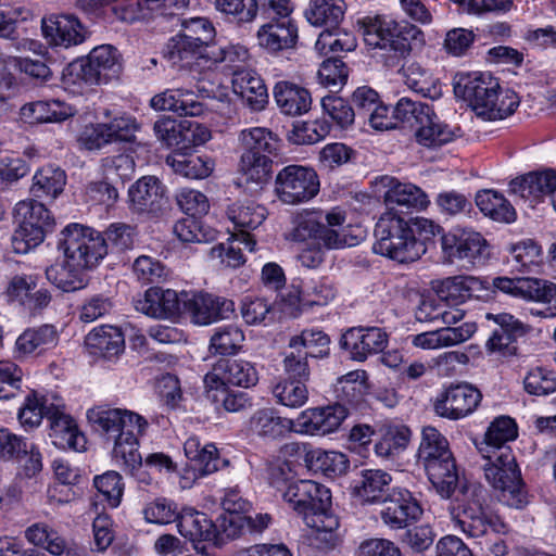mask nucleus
<instances>
[{
    "label": "nucleus",
    "instance_id": "nucleus-1",
    "mask_svg": "<svg viewBox=\"0 0 556 556\" xmlns=\"http://www.w3.org/2000/svg\"><path fill=\"white\" fill-rule=\"evenodd\" d=\"M424 467L429 481L443 498H450L456 492L453 519L465 534L482 538L489 531L497 534L508 532V525L496 513L483 506L484 490L479 485L459 482L453 454Z\"/></svg>",
    "mask_w": 556,
    "mask_h": 556
},
{
    "label": "nucleus",
    "instance_id": "nucleus-2",
    "mask_svg": "<svg viewBox=\"0 0 556 556\" xmlns=\"http://www.w3.org/2000/svg\"><path fill=\"white\" fill-rule=\"evenodd\" d=\"M440 232V226L425 218L407 220L384 213L375 226L374 251L400 264L413 263L426 253L425 241Z\"/></svg>",
    "mask_w": 556,
    "mask_h": 556
},
{
    "label": "nucleus",
    "instance_id": "nucleus-3",
    "mask_svg": "<svg viewBox=\"0 0 556 556\" xmlns=\"http://www.w3.org/2000/svg\"><path fill=\"white\" fill-rule=\"evenodd\" d=\"M87 418L106 441L113 442L112 457L116 463L131 469L141 466L138 437L148 428L144 417L131 410L100 405L88 409Z\"/></svg>",
    "mask_w": 556,
    "mask_h": 556
},
{
    "label": "nucleus",
    "instance_id": "nucleus-4",
    "mask_svg": "<svg viewBox=\"0 0 556 556\" xmlns=\"http://www.w3.org/2000/svg\"><path fill=\"white\" fill-rule=\"evenodd\" d=\"M283 498L303 516L307 527L332 538L339 521L330 510L331 494L325 485L312 480H294L283 491Z\"/></svg>",
    "mask_w": 556,
    "mask_h": 556
},
{
    "label": "nucleus",
    "instance_id": "nucleus-5",
    "mask_svg": "<svg viewBox=\"0 0 556 556\" xmlns=\"http://www.w3.org/2000/svg\"><path fill=\"white\" fill-rule=\"evenodd\" d=\"M480 465L486 481L500 492V500L509 507L521 509L529 503L515 455L509 446L480 450Z\"/></svg>",
    "mask_w": 556,
    "mask_h": 556
},
{
    "label": "nucleus",
    "instance_id": "nucleus-6",
    "mask_svg": "<svg viewBox=\"0 0 556 556\" xmlns=\"http://www.w3.org/2000/svg\"><path fill=\"white\" fill-rule=\"evenodd\" d=\"M345 213L339 207L324 212H306L294 220V227L287 239L294 242L313 240L323 242L328 249H343L356 244V237L350 236L343 227Z\"/></svg>",
    "mask_w": 556,
    "mask_h": 556
},
{
    "label": "nucleus",
    "instance_id": "nucleus-7",
    "mask_svg": "<svg viewBox=\"0 0 556 556\" xmlns=\"http://www.w3.org/2000/svg\"><path fill=\"white\" fill-rule=\"evenodd\" d=\"M421 31L409 24L376 18L365 26L364 40L379 49V59L389 68L397 67L410 54L413 41L420 40Z\"/></svg>",
    "mask_w": 556,
    "mask_h": 556
},
{
    "label": "nucleus",
    "instance_id": "nucleus-8",
    "mask_svg": "<svg viewBox=\"0 0 556 556\" xmlns=\"http://www.w3.org/2000/svg\"><path fill=\"white\" fill-rule=\"evenodd\" d=\"M14 217L18 226L12 235L11 244L17 254H26L42 243L54 226L48 208L36 200L20 201L14 207Z\"/></svg>",
    "mask_w": 556,
    "mask_h": 556
},
{
    "label": "nucleus",
    "instance_id": "nucleus-9",
    "mask_svg": "<svg viewBox=\"0 0 556 556\" xmlns=\"http://www.w3.org/2000/svg\"><path fill=\"white\" fill-rule=\"evenodd\" d=\"M179 26V33L172 37L166 46L168 60L174 64H189L197 56L205 58L216 36L213 23L206 17L197 16L184 18Z\"/></svg>",
    "mask_w": 556,
    "mask_h": 556
},
{
    "label": "nucleus",
    "instance_id": "nucleus-10",
    "mask_svg": "<svg viewBox=\"0 0 556 556\" xmlns=\"http://www.w3.org/2000/svg\"><path fill=\"white\" fill-rule=\"evenodd\" d=\"M58 249L64 257L71 258L87 270L96 267L108 254V244L103 235L93 228L71 224L60 235Z\"/></svg>",
    "mask_w": 556,
    "mask_h": 556
},
{
    "label": "nucleus",
    "instance_id": "nucleus-11",
    "mask_svg": "<svg viewBox=\"0 0 556 556\" xmlns=\"http://www.w3.org/2000/svg\"><path fill=\"white\" fill-rule=\"evenodd\" d=\"M319 191L318 176L313 168L301 165L283 167L275 179V193L286 204H299Z\"/></svg>",
    "mask_w": 556,
    "mask_h": 556
},
{
    "label": "nucleus",
    "instance_id": "nucleus-12",
    "mask_svg": "<svg viewBox=\"0 0 556 556\" xmlns=\"http://www.w3.org/2000/svg\"><path fill=\"white\" fill-rule=\"evenodd\" d=\"M482 400V393L475 386L462 382L451 383L435 397L433 408L438 416L458 420L472 414Z\"/></svg>",
    "mask_w": 556,
    "mask_h": 556
},
{
    "label": "nucleus",
    "instance_id": "nucleus-13",
    "mask_svg": "<svg viewBox=\"0 0 556 556\" xmlns=\"http://www.w3.org/2000/svg\"><path fill=\"white\" fill-rule=\"evenodd\" d=\"M258 380L257 371L251 362L241 358H220L204 377L207 392L219 391L227 384L249 388Z\"/></svg>",
    "mask_w": 556,
    "mask_h": 556
},
{
    "label": "nucleus",
    "instance_id": "nucleus-14",
    "mask_svg": "<svg viewBox=\"0 0 556 556\" xmlns=\"http://www.w3.org/2000/svg\"><path fill=\"white\" fill-rule=\"evenodd\" d=\"M441 248L445 260L453 263L464 260L469 264L480 262L486 249V240L471 229L455 228L441 237Z\"/></svg>",
    "mask_w": 556,
    "mask_h": 556
},
{
    "label": "nucleus",
    "instance_id": "nucleus-15",
    "mask_svg": "<svg viewBox=\"0 0 556 556\" xmlns=\"http://www.w3.org/2000/svg\"><path fill=\"white\" fill-rule=\"evenodd\" d=\"M182 312L190 315L193 323L208 325L218 319L229 318L235 312L233 301L205 292H184Z\"/></svg>",
    "mask_w": 556,
    "mask_h": 556
},
{
    "label": "nucleus",
    "instance_id": "nucleus-16",
    "mask_svg": "<svg viewBox=\"0 0 556 556\" xmlns=\"http://www.w3.org/2000/svg\"><path fill=\"white\" fill-rule=\"evenodd\" d=\"M184 300V292L152 287L135 300L134 305L137 312L149 317L174 320L182 313Z\"/></svg>",
    "mask_w": 556,
    "mask_h": 556
},
{
    "label": "nucleus",
    "instance_id": "nucleus-17",
    "mask_svg": "<svg viewBox=\"0 0 556 556\" xmlns=\"http://www.w3.org/2000/svg\"><path fill=\"white\" fill-rule=\"evenodd\" d=\"M282 451L290 456L304 453V462L307 468L327 477L344 475L350 466L346 455L337 451L307 448L306 444L298 442L285 444Z\"/></svg>",
    "mask_w": 556,
    "mask_h": 556
},
{
    "label": "nucleus",
    "instance_id": "nucleus-18",
    "mask_svg": "<svg viewBox=\"0 0 556 556\" xmlns=\"http://www.w3.org/2000/svg\"><path fill=\"white\" fill-rule=\"evenodd\" d=\"M340 344L353 361L364 362L387 348L388 334L379 327H353L343 333Z\"/></svg>",
    "mask_w": 556,
    "mask_h": 556
},
{
    "label": "nucleus",
    "instance_id": "nucleus-19",
    "mask_svg": "<svg viewBox=\"0 0 556 556\" xmlns=\"http://www.w3.org/2000/svg\"><path fill=\"white\" fill-rule=\"evenodd\" d=\"M375 187L378 192L383 191V199L390 212L395 208L420 210L427 206L428 198L417 186L402 184L390 176L376 178Z\"/></svg>",
    "mask_w": 556,
    "mask_h": 556
},
{
    "label": "nucleus",
    "instance_id": "nucleus-20",
    "mask_svg": "<svg viewBox=\"0 0 556 556\" xmlns=\"http://www.w3.org/2000/svg\"><path fill=\"white\" fill-rule=\"evenodd\" d=\"M104 180L94 184L103 201H115L118 198V185L124 186L131 180L136 172L134 156L129 153L110 155L102 159Z\"/></svg>",
    "mask_w": 556,
    "mask_h": 556
},
{
    "label": "nucleus",
    "instance_id": "nucleus-21",
    "mask_svg": "<svg viewBox=\"0 0 556 556\" xmlns=\"http://www.w3.org/2000/svg\"><path fill=\"white\" fill-rule=\"evenodd\" d=\"M498 81L490 74L479 73L463 78L455 86V93L462 94L479 117H484L492 101L496 100Z\"/></svg>",
    "mask_w": 556,
    "mask_h": 556
},
{
    "label": "nucleus",
    "instance_id": "nucleus-22",
    "mask_svg": "<svg viewBox=\"0 0 556 556\" xmlns=\"http://www.w3.org/2000/svg\"><path fill=\"white\" fill-rule=\"evenodd\" d=\"M382 521L391 529H402L422 515V508L412 493L404 489H393L383 500Z\"/></svg>",
    "mask_w": 556,
    "mask_h": 556
},
{
    "label": "nucleus",
    "instance_id": "nucleus-23",
    "mask_svg": "<svg viewBox=\"0 0 556 556\" xmlns=\"http://www.w3.org/2000/svg\"><path fill=\"white\" fill-rule=\"evenodd\" d=\"M348 408L339 403L307 408L296 418L302 433L311 435H326L339 430L348 417Z\"/></svg>",
    "mask_w": 556,
    "mask_h": 556
},
{
    "label": "nucleus",
    "instance_id": "nucleus-24",
    "mask_svg": "<svg viewBox=\"0 0 556 556\" xmlns=\"http://www.w3.org/2000/svg\"><path fill=\"white\" fill-rule=\"evenodd\" d=\"M228 218L238 229L236 240L243 242L250 252L255 250L256 240L250 230L257 228L266 218V208L254 201H237L228 206Z\"/></svg>",
    "mask_w": 556,
    "mask_h": 556
},
{
    "label": "nucleus",
    "instance_id": "nucleus-25",
    "mask_svg": "<svg viewBox=\"0 0 556 556\" xmlns=\"http://www.w3.org/2000/svg\"><path fill=\"white\" fill-rule=\"evenodd\" d=\"M488 319H493L496 328L486 341V350L500 356H511L517 353L516 341L526 332L525 325L510 314H486Z\"/></svg>",
    "mask_w": 556,
    "mask_h": 556
},
{
    "label": "nucleus",
    "instance_id": "nucleus-26",
    "mask_svg": "<svg viewBox=\"0 0 556 556\" xmlns=\"http://www.w3.org/2000/svg\"><path fill=\"white\" fill-rule=\"evenodd\" d=\"M42 31L50 45L70 48L81 45L89 31L74 15H56L42 20Z\"/></svg>",
    "mask_w": 556,
    "mask_h": 556
},
{
    "label": "nucleus",
    "instance_id": "nucleus-27",
    "mask_svg": "<svg viewBox=\"0 0 556 556\" xmlns=\"http://www.w3.org/2000/svg\"><path fill=\"white\" fill-rule=\"evenodd\" d=\"M166 190L155 176H143L128 190L132 210L139 213L156 215L167 204Z\"/></svg>",
    "mask_w": 556,
    "mask_h": 556
},
{
    "label": "nucleus",
    "instance_id": "nucleus-28",
    "mask_svg": "<svg viewBox=\"0 0 556 556\" xmlns=\"http://www.w3.org/2000/svg\"><path fill=\"white\" fill-rule=\"evenodd\" d=\"M55 405L48 410L50 421V438L53 444L62 448L80 451L85 447V435L79 432L75 420L64 412L60 397H55Z\"/></svg>",
    "mask_w": 556,
    "mask_h": 556
},
{
    "label": "nucleus",
    "instance_id": "nucleus-29",
    "mask_svg": "<svg viewBox=\"0 0 556 556\" xmlns=\"http://www.w3.org/2000/svg\"><path fill=\"white\" fill-rule=\"evenodd\" d=\"M177 528L184 538L193 543L194 549L201 548L202 543L220 546L215 523L204 513L192 508L184 509L178 516Z\"/></svg>",
    "mask_w": 556,
    "mask_h": 556
},
{
    "label": "nucleus",
    "instance_id": "nucleus-30",
    "mask_svg": "<svg viewBox=\"0 0 556 556\" xmlns=\"http://www.w3.org/2000/svg\"><path fill=\"white\" fill-rule=\"evenodd\" d=\"M485 282L471 276H453L433 282V290L439 299L452 306L466 302L471 298H481V292H488Z\"/></svg>",
    "mask_w": 556,
    "mask_h": 556
},
{
    "label": "nucleus",
    "instance_id": "nucleus-31",
    "mask_svg": "<svg viewBox=\"0 0 556 556\" xmlns=\"http://www.w3.org/2000/svg\"><path fill=\"white\" fill-rule=\"evenodd\" d=\"M273 97L280 113L287 116H300L307 113L312 106L311 92L303 86L279 80L273 88Z\"/></svg>",
    "mask_w": 556,
    "mask_h": 556
},
{
    "label": "nucleus",
    "instance_id": "nucleus-32",
    "mask_svg": "<svg viewBox=\"0 0 556 556\" xmlns=\"http://www.w3.org/2000/svg\"><path fill=\"white\" fill-rule=\"evenodd\" d=\"M510 191L526 200L536 201L545 195H553L556 190V170L531 172L513 179Z\"/></svg>",
    "mask_w": 556,
    "mask_h": 556
},
{
    "label": "nucleus",
    "instance_id": "nucleus-33",
    "mask_svg": "<svg viewBox=\"0 0 556 556\" xmlns=\"http://www.w3.org/2000/svg\"><path fill=\"white\" fill-rule=\"evenodd\" d=\"M232 89L252 111H262L268 103L267 88L254 71L235 70Z\"/></svg>",
    "mask_w": 556,
    "mask_h": 556
},
{
    "label": "nucleus",
    "instance_id": "nucleus-34",
    "mask_svg": "<svg viewBox=\"0 0 556 556\" xmlns=\"http://www.w3.org/2000/svg\"><path fill=\"white\" fill-rule=\"evenodd\" d=\"M476 330L475 323H464L458 327H445L419 333L413 338V344L425 350L452 346L469 340Z\"/></svg>",
    "mask_w": 556,
    "mask_h": 556
},
{
    "label": "nucleus",
    "instance_id": "nucleus-35",
    "mask_svg": "<svg viewBox=\"0 0 556 556\" xmlns=\"http://www.w3.org/2000/svg\"><path fill=\"white\" fill-rule=\"evenodd\" d=\"M241 155L253 157H267L277 155L280 140L265 127L242 129L238 136Z\"/></svg>",
    "mask_w": 556,
    "mask_h": 556
},
{
    "label": "nucleus",
    "instance_id": "nucleus-36",
    "mask_svg": "<svg viewBox=\"0 0 556 556\" xmlns=\"http://www.w3.org/2000/svg\"><path fill=\"white\" fill-rule=\"evenodd\" d=\"M151 106L159 111H172L180 116H198L203 105L195 99L194 92L185 88L167 89L151 99Z\"/></svg>",
    "mask_w": 556,
    "mask_h": 556
},
{
    "label": "nucleus",
    "instance_id": "nucleus-37",
    "mask_svg": "<svg viewBox=\"0 0 556 556\" xmlns=\"http://www.w3.org/2000/svg\"><path fill=\"white\" fill-rule=\"evenodd\" d=\"M296 39L298 29L290 17L270 21L257 30L258 45L273 52L292 48Z\"/></svg>",
    "mask_w": 556,
    "mask_h": 556
},
{
    "label": "nucleus",
    "instance_id": "nucleus-38",
    "mask_svg": "<svg viewBox=\"0 0 556 556\" xmlns=\"http://www.w3.org/2000/svg\"><path fill=\"white\" fill-rule=\"evenodd\" d=\"M271 167V159L241 155L237 185L250 193H257L269 181Z\"/></svg>",
    "mask_w": 556,
    "mask_h": 556
},
{
    "label": "nucleus",
    "instance_id": "nucleus-39",
    "mask_svg": "<svg viewBox=\"0 0 556 556\" xmlns=\"http://www.w3.org/2000/svg\"><path fill=\"white\" fill-rule=\"evenodd\" d=\"M75 109L60 100L37 101L24 104L21 118L28 124L60 123L75 114Z\"/></svg>",
    "mask_w": 556,
    "mask_h": 556
},
{
    "label": "nucleus",
    "instance_id": "nucleus-40",
    "mask_svg": "<svg viewBox=\"0 0 556 556\" xmlns=\"http://www.w3.org/2000/svg\"><path fill=\"white\" fill-rule=\"evenodd\" d=\"M250 429L266 440H276L291 432L294 427L292 419L281 417L274 408H261L250 418Z\"/></svg>",
    "mask_w": 556,
    "mask_h": 556
},
{
    "label": "nucleus",
    "instance_id": "nucleus-41",
    "mask_svg": "<svg viewBox=\"0 0 556 556\" xmlns=\"http://www.w3.org/2000/svg\"><path fill=\"white\" fill-rule=\"evenodd\" d=\"M87 271L83 266L73 263L71 258L64 257L62 263L53 264L46 269V277L62 291L73 292L84 289L88 285Z\"/></svg>",
    "mask_w": 556,
    "mask_h": 556
},
{
    "label": "nucleus",
    "instance_id": "nucleus-42",
    "mask_svg": "<svg viewBox=\"0 0 556 556\" xmlns=\"http://www.w3.org/2000/svg\"><path fill=\"white\" fill-rule=\"evenodd\" d=\"M86 344L92 353L110 359L124 351L125 339L119 328L105 325L91 330L86 337Z\"/></svg>",
    "mask_w": 556,
    "mask_h": 556
},
{
    "label": "nucleus",
    "instance_id": "nucleus-43",
    "mask_svg": "<svg viewBox=\"0 0 556 556\" xmlns=\"http://www.w3.org/2000/svg\"><path fill=\"white\" fill-rule=\"evenodd\" d=\"M345 9L343 0H311L305 16L314 26L337 29L344 18Z\"/></svg>",
    "mask_w": 556,
    "mask_h": 556
},
{
    "label": "nucleus",
    "instance_id": "nucleus-44",
    "mask_svg": "<svg viewBox=\"0 0 556 556\" xmlns=\"http://www.w3.org/2000/svg\"><path fill=\"white\" fill-rule=\"evenodd\" d=\"M147 9L152 13L154 23L163 30H173L182 22L190 7V0H146Z\"/></svg>",
    "mask_w": 556,
    "mask_h": 556
},
{
    "label": "nucleus",
    "instance_id": "nucleus-45",
    "mask_svg": "<svg viewBox=\"0 0 556 556\" xmlns=\"http://www.w3.org/2000/svg\"><path fill=\"white\" fill-rule=\"evenodd\" d=\"M392 481L391 476L380 469H365L355 481L354 493L365 503L379 502Z\"/></svg>",
    "mask_w": 556,
    "mask_h": 556
},
{
    "label": "nucleus",
    "instance_id": "nucleus-46",
    "mask_svg": "<svg viewBox=\"0 0 556 556\" xmlns=\"http://www.w3.org/2000/svg\"><path fill=\"white\" fill-rule=\"evenodd\" d=\"M414 136L420 146L438 148L451 142L454 139V131L432 110L427 117H424L422 124H419L418 128L414 131Z\"/></svg>",
    "mask_w": 556,
    "mask_h": 556
},
{
    "label": "nucleus",
    "instance_id": "nucleus-47",
    "mask_svg": "<svg viewBox=\"0 0 556 556\" xmlns=\"http://www.w3.org/2000/svg\"><path fill=\"white\" fill-rule=\"evenodd\" d=\"M59 342V333L53 325H41L37 328L26 329L16 340L18 353L27 355L34 352L41 353L54 348Z\"/></svg>",
    "mask_w": 556,
    "mask_h": 556
},
{
    "label": "nucleus",
    "instance_id": "nucleus-48",
    "mask_svg": "<svg viewBox=\"0 0 556 556\" xmlns=\"http://www.w3.org/2000/svg\"><path fill=\"white\" fill-rule=\"evenodd\" d=\"M402 72L406 86L413 91L432 100L441 97L442 88L439 79L419 63L413 62L402 66Z\"/></svg>",
    "mask_w": 556,
    "mask_h": 556
},
{
    "label": "nucleus",
    "instance_id": "nucleus-49",
    "mask_svg": "<svg viewBox=\"0 0 556 556\" xmlns=\"http://www.w3.org/2000/svg\"><path fill=\"white\" fill-rule=\"evenodd\" d=\"M65 184L66 175L64 170L53 166H46L34 175L30 192L37 199L50 198L54 200L62 193Z\"/></svg>",
    "mask_w": 556,
    "mask_h": 556
},
{
    "label": "nucleus",
    "instance_id": "nucleus-50",
    "mask_svg": "<svg viewBox=\"0 0 556 556\" xmlns=\"http://www.w3.org/2000/svg\"><path fill=\"white\" fill-rule=\"evenodd\" d=\"M62 81L64 86L78 87L94 86L106 84L104 77L100 74L99 70L90 62L87 56L71 62L62 73Z\"/></svg>",
    "mask_w": 556,
    "mask_h": 556
},
{
    "label": "nucleus",
    "instance_id": "nucleus-51",
    "mask_svg": "<svg viewBox=\"0 0 556 556\" xmlns=\"http://www.w3.org/2000/svg\"><path fill=\"white\" fill-rule=\"evenodd\" d=\"M166 164L169 165L176 174L191 179L206 178L214 168V162L211 159L184 153L168 155L166 157Z\"/></svg>",
    "mask_w": 556,
    "mask_h": 556
},
{
    "label": "nucleus",
    "instance_id": "nucleus-52",
    "mask_svg": "<svg viewBox=\"0 0 556 556\" xmlns=\"http://www.w3.org/2000/svg\"><path fill=\"white\" fill-rule=\"evenodd\" d=\"M476 204L479 210L495 222L511 223L516 219V212L513 205L503 194L483 190L477 193Z\"/></svg>",
    "mask_w": 556,
    "mask_h": 556
},
{
    "label": "nucleus",
    "instance_id": "nucleus-53",
    "mask_svg": "<svg viewBox=\"0 0 556 556\" xmlns=\"http://www.w3.org/2000/svg\"><path fill=\"white\" fill-rule=\"evenodd\" d=\"M452 452L448 442L434 427H425L418 448V459L422 465L448 458Z\"/></svg>",
    "mask_w": 556,
    "mask_h": 556
},
{
    "label": "nucleus",
    "instance_id": "nucleus-54",
    "mask_svg": "<svg viewBox=\"0 0 556 556\" xmlns=\"http://www.w3.org/2000/svg\"><path fill=\"white\" fill-rule=\"evenodd\" d=\"M271 394L277 404L287 408H301L308 401L307 383L279 379L271 387Z\"/></svg>",
    "mask_w": 556,
    "mask_h": 556
},
{
    "label": "nucleus",
    "instance_id": "nucleus-55",
    "mask_svg": "<svg viewBox=\"0 0 556 556\" xmlns=\"http://www.w3.org/2000/svg\"><path fill=\"white\" fill-rule=\"evenodd\" d=\"M53 395L51 399L48 396L39 397L36 392L31 391L26 395L25 402L18 412L20 422L26 427H37L40 425L43 417L48 418V410L56 403Z\"/></svg>",
    "mask_w": 556,
    "mask_h": 556
},
{
    "label": "nucleus",
    "instance_id": "nucleus-56",
    "mask_svg": "<svg viewBox=\"0 0 556 556\" xmlns=\"http://www.w3.org/2000/svg\"><path fill=\"white\" fill-rule=\"evenodd\" d=\"M433 110L432 106L413 101L409 98H401L394 106V117L397 122V127H408L414 129L422 124L424 117H427Z\"/></svg>",
    "mask_w": 556,
    "mask_h": 556
},
{
    "label": "nucleus",
    "instance_id": "nucleus-57",
    "mask_svg": "<svg viewBox=\"0 0 556 556\" xmlns=\"http://www.w3.org/2000/svg\"><path fill=\"white\" fill-rule=\"evenodd\" d=\"M244 341L243 331L236 325L219 327L211 337L210 351L214 354L230 355L237 353Z\"/></svg>",
    "mask_w": 556,
    "mask_h": 556
},
{
    "label": "nucleus",
    "instance_id": "nucleus-58",
    "mask_svg": "<svg viewBox=\"0 0 556 556\" xmlns=\"http://www.w3.org/2000/svg\"><path fill=\"white\" fill-rule=\"evenodd\" d=\"M488 291H501L505 294L533 301L536 278L496 277L492 282L483 280Z\"/></svg>",
    "mask_w": 556,
    "mask_h": 556
},
{
    "label": "nucleus",
    "instance_id": "nucleus-59",
    "mask_svg": "<svg viewBox=\"0 0 556 556\" xmlns=\"http://www.w3.org/2000/svg\"><path fill=\"white\" fill-rule=\"evenodd\" d=\"M517 425L515 420L508 416L495 418L488 428L485 433V447L481 450H495L500 446H507L506 442L517 438Z\"/></svg>",
    "mask_w": 556,
    "mask_h": 556
},
{
    "label": "nucleus",
    "instance_id": "nucleus-60",
    "mask_svg": "<svg viewBox=\"0 0 556 556\" xmlns=\"http://www.w3.org/2000/svg\"><path fill=\"white\" fill-rule=\"evenodd\" d=\"M90 62L99 70L106 83L116 77L121 70L119 53L116 48L103 45L93 48L88 54Z\"/></svg>",
    "mask_w": 556,
    "mask_h": 556
},
{
    "label": "nucleus",
    "instance_id": "nucleus-61",
    "mask_svg": "<svg viewBox=\"0 0 556 556\" xmlns=\"http://www.w3.org/2000/svg\"><path fill=\"white\" fill-rule=\"evenodd\" d=\"M316 50L321 54L352 51L356 48L353 34L337 29H325L315 43Z\"/></svg>",
    "mask_w": 556,
    "mask_h": 556
},
{
    "label": "nucleus",
    "instance_id": "nucleus-62",
    "mask_svg": "<svg viewBox=\"0 0 556 556\" xmlns=\"http://www.w3.org/2000/svg\"><path fill=\"white\" fill-rule=\"evenodd\" d=\"M308 356L316 357V354L312 351L298 350L286 355L282 363L285 376L280 379L307 383L311 376Z\"/></svg>",
    "mask_w": 556,
    "mask_h": 556
},
{
    "label": "nucleus",
    "instance_id": "nucleus-63",
    "mask_svg": "<svg viewBox=\"0 0 556 556\" xmlns=\"http://www.w3.org/2000/svg\"><path fill=\"white\" fill-rule=\"evenodd\" d=\"M174 233L182 242H208L215 239L216 231L204 227L201 222L189 217L178 220L174 225Z\"/></svg>",
    "mask_w": 556,
    "mask_h": 556
},
{
    "label": "nucleus",
    "instance_id": "nucleus-64",
    "mask_svg": "<svg viewBox=\"0 0 556 556\" xmlns=\"http://www.w3.org/2000/svg\"><path fill=\"white\" fill-rule=\"evenodd\" d=\"M324 113L340 128L350 127L355 119L354 108L344 99L336 96H326L321 99Z\"/></svg>",
    "mask_w": 556,
    "mask_h": 556
}]
</instances>
